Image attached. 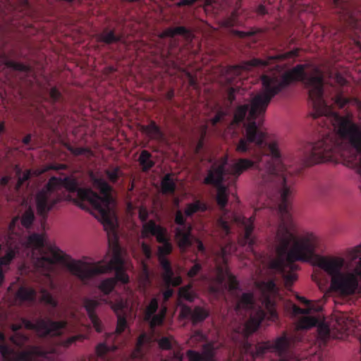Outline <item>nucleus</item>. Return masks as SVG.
<instances>
[{
	"label": "nucleus",
	"mask_w": 361,
	"mask_h": 361,
	"mask_svg": "<svg viewBox=\"0 0 361 361\" xmlns=\"http://www.w3.org/2000/svg\"><path fill=\"white\" fill-rule=\"evenodd\" d=\"M32 140V135L27 134L25 135L23 139V143L25 145H27L30 143V141Z\"/></svg>",
	"instance_id": "nucleus-62"
},
{
	"label": "nucleus",
	"mask_w": 361,
	"mask_h": 361,
	"mask_svg": "<svg viewBox=\"0 0 361 361\" xmlns=\"http://www.w3.org/2000/svg\"><path fill=\"white\" fill-rule=\"evenodd\" d=\"M207 210V205L200 200H197L193 203L188 204L185 209V214L186 216L190 217L196 212L201 211L204 212Z\"/></svg>",
	"instance_id": "nucleus-32"
},
{
	"label": "nucleus",
	"mask_w": 361,
	"mask_h": 361,
	"mask_svg": "<svg viewBox=\"0 0 361 361\" xmlns=\"http://www.w3.org/2000/svg\"><path fill=\"white\" fill-rule=\"evenodd\" d=\"M138 162L144 172L149 171L155 165V162L152 159V154L145 149L141 151L138 158Z\"/></svg>",
	"instance_id": "nucleus-25"
},
{
	"label": "nucleus",
	"mask_w": 361,
	"mask_h": 361,
	"mask_svg": "<svg viewBox=\"0 0 361 361\" xmlns=\"http://www.w3.org/2000/svg\"><path fill=\"white\" fill-rule=\"evenodd\" d=\"M176 343L171 336H165L158 341L159 346L162 350H171L173 344Z\"/></svg>",
	"instance_id": "nucleus-41"
},
{
	"label": "nucleus",
	"mask_w": 361,
	"mask_h": 361,
	"mask_svg": "<svg viewBox=\"0 0 361 361\" xmlns=\"http://www.w3.org/2000/svg\"><path fill=\"white\" fill-rule=\"evenodd\" d=\"M299 51L300 49L296 48L285 53L268 56L266 59L254 58L243 62L241 65L228 66L222 69V75L228 85H235L242 79L243 72L247 71L253 67L264 68L277 63L279 61L295 58L298 56Z\"/></svg>",
	"instance_id": "nucleus-7"
},
{
	"label": "nucleus",
	"mask_w": 361,
	"mask_h": 361,
	"mask_svg": "<svg viewBox=\"0 0 361 361\" xmlns=\"http://www.w3.org/2000/svg\"><path fill=\"white\" fill-rule=\"evenodd\" d=\"M255 286L261 293V300L264 310L259 307L255 312L250 314L243 329L245 336L256 331L263 320L276 322L279 319L276 302L279 289L274 281H257Z\"/></svg>",
	"instance_id": "nucleus-5"
},
{
	"label": "nucleus",
	"mask_w": 361,
	"mask_h": 361,
	"mask_svg": "<svg viewBox=\"0 0 361 361\" xmlns=\"http://www.w3.org/2000/svg\"><path fill=\"white\" fill-rule=\"evenodd\" d=\"M255 305V298L253 293H244L238 298L236 305L235 311L240 312L241 310H252Z\"/></svg>",
	"instance_id": "nucleus-22"
},
{
	"label": "nucleus",
	"mask_w": 361,
	"mask_h": 361,
	"mask_svg": "<svg viewBox=\"0 0 361 361\" xmlns=\"http://www.w3.org/2000/svg\"><path fill=\"white\" fill-rule=\"evenodd\" d=\"M0 353L4 361H37L40 359L50 360L54 356L52 351L36 345H28L27 349L16 350L6 343V338L0 332Z\"/></svg>",
	"instance_id": "nucleus-8"
},
{
	"label": "nucleus",
	"mask_w": 361,
	"mask_h": 361,
	"mask_svg": "<svg viewBox=\"0 0 361 361\" xmlns=\"http://www.w3.org/2000/svg\"><path fill=\"white\" fill-rule=\"evenodd\" d=\"M101 302L109 305L117 315L116 331L108 335L106 338L108 340H111L121 335L128 326L126 316L122 314L126 307V302L121 297H118L114 301L108 298H100L99 300L87 297L83 298L82 305L87 312L91 323L97 332H102L103 330L102 323L96 313V310Z\"/></svg>",
	"instance_id": "nucleus-6"
},
{
	"label": "nucleus",
	"mask_w": 361,
	"mask_h": 361,
	"mask_svg": "<svg viewBox=\"0 0 361 361\" xmlns=\"http://www.w3.org/2000/svg\"><path fill=\"white\" fill-rule=\"evenodd\" d=\"M332 99L334 101V104H336L340 109L343 108L346 104H348L351 101L350 98L344 97L343 93L341 92L336 94Z\"/></svg>",
	"instance_id": "nucleus-43"
},
{
	"label": "nucleus",
	"mask_w": 361,
	"mask_h": 361,
	"mask_svg": "<svg viewBox=\"0 0 361 361\" xmlns=\"http://www.w3.org/2000/svg\"><path fill=\"white\" fill-rule=\"evenodd\" d=\"M267 154H252L250 159L240 158L226 170L227 157L220 164H214L204 179L206 185L216 188V200L221 209L228 203V188L223 184L224 176L231 174L235 180L245 171L255 169V178L263 204L275 211L279 217L276 233L277 257L270 263V267L281 274L286 286H291L297 279L295 262L309 261L314 255L317 238L312 233L298 235L296 226L290 214V195L294 180L292 171L283 163L276 142L268 145Z\"/></svg>",
	"instance_id": "nucleus-1"
},
{
	"label": "nucleus",
	"mask_w": 361,
	"mask_h": 361,
	"mask_svg": "<svg viewBox=\"0 0 361 361\" xmlns=\"http://www.w3.org/2000/svg\"><path fill=\"white\" fill-rule=\"evenodd\" d=\"M166 312V309L164 308L159 314H154L153 316L150 317L149 319H146V320L149 321L150 325L152 327L161 325L165 318Z\"/></svg>",
	"instance_id": "nucleus-37"
},
{
	"label": "nucleus",
	"mask_w": 361,
	"mask_h": 361,
	"mask_svg": "<svg viewBox=\"0 0 361 361\" xmlns=\"http://www.w3.org/2000/svg\"><path fill=\"white\" fill-rule=\"evenodd\" d=\"M91 179L95 188L102 195L100 196L91 188L79 187L78 181L72 176L64 178L51 177L48 183L37 192L35 196L36 207L38 214L45 221L48 213L64 197L65 190L69 192H76L77 197L81 202H87L101 215L105 227H109L116 238L115 226L111 216V204L112 197L111 186L103 178L91 174ZM112 250V257L104 264V260L97 262H87L82 260L73 259L70 255L63 252L59 248H52L53 257L42 258L41 263L51 267L54 262H60L71 274L77 277L82 283L87 284L95 276L115 271L116 283L119 281L128 283L129 277L124 269V262L122 257L121 248L115 239L114 243H109Z\"/></svg>",
	"instance_id": "nucleus-2"
},
{
	"label": "nucleus",
	"mask_w": 361,
	"mask_h": 361,
	"mask_svg": "<svg viewBox=\"0 0 361 361\" xmlns=\"http://www.w3.org/2000/svg\"><path fill=\"white\" fill-rule=\"evenodd\" d=\"M218 276H217V280L220 283H222L225 279V273L224 268L221 267H218Z\"/></svg>",
	"instance_id": "nucleus-52"
},
{
	"label": "nucleus",
	"mask_w": 361,
	"mask_h": 361,
	"mask_svg": "<svg viewBox=\"0 0 361 361\" xmlns=\"http://www.w3.org/2000/svg\"><path fill=\"white\" fill-rule=\"evenodd\" d=\"M319 319L313 316H302L296 323L298 330H307L317 326Z\"/></svg>",
	"instance_id": "nucleus-26"
},
{
	"label": "nucleus",
	"mask_w": 361,
	"mask_h": 361,
	"mask_svg": "<svg viewBox=\"0 0 361 361\" xmlns=\"http://www.w3.org/2000/svg\"><path fill=\"white\" fill-rule=\"evenodd\" d=\"M49 97H50L51 102L54 104H56V103L63 104L65 102L64 98H63L62 94L58 90V88L56 87H53L50 89Z\"/></svg>",
	"instance_id": "nucleus-42"
},
{
	"label": "nucleus",
	"mask_w": 361,
	"mask_h": 361,
	"mask_svg": "<svg viewBox=\"0 0 361 361\" xmlns=\"http://www.w3.org/2000/svg\"><path fill=\"white\" fill-rule=\"evenodd\" d=\"M67 168L66 165L65 164H55L54 166H51V169H54V170H64Z\"/></svg>",
	"instance_id": "nucleus-61"
},
{
	"label": "nucleus",
	"mask_w": 361,
	"mask_h": 361,
	"mask_svg": "<svg viewBox=\"0 0 361 361\" xmlns=\"http://www.w3.org/2000/svg\"><path fill=\"white\" fill-rule=\"evenodd\" d=\"M173 294V290L172 289H171V288L166 289L163 293L164 300L165 301L168 300L170 298L172 297Z\"/></svg>",
	"instance_id": "nucleus-56"
},
{
	"label": "nucleus",
	"mask_w": 361,
	"mask_h": 361,
	"mask_svg": "<svg viewBox=\"0 0 361 361\" xmlns=\"http://www.w3.org/2000/svg\"><path fill=\"white\" fill-rule=\"evenodd\" d=\"M41 294L40 301L54 310L59 306L58 300L53 296V295L44 288H42L39 290Z\"/></svg>",
	"instance_id": "nucleus-28"
},
{
	"label": "nucleus",
	"mask_w": 361,
	"mask_h": 361,
	"mask_svg": "<svg viewBox=\"0 0 361 361\" xmlns=\"http://www.w3.org/2000/svg\"><path fill=\"white\" fill-rule=\"evenodd\" d=\"M181 314L184 317L189 318L195 325L204 321L209 317V312L200 306H195L193 309L184 306L181 310Z\"/></svg>",
	"instance_id": "nucleus-17"
},
{
	"label": "nucleus",
	"mask_w": 361,
	"mask_h": 361,
	"mask_svg": "<svg viewBox=\"0 0 361 361\" xmlns=\"http://www.w3.org/2000/svg\"><path fill=\"white\" fill-rule=\"evenodd\" d=\"M142 130L145 133L151 140L162 141L164 139V133L154 121H151L148 125L142 126Z\"/></svg>",
	"instance_id": "nucleus-23"
},
{
	"label": "nucleus",
	"mask_w": 361,
	"mask_h": 361,
	"mask_svg": "<svg viewBox=\"0 0 361 361\" xmlns=\"http://www.w3.org/2000/svg\"><path fill=\"white\" fill-rule=\"evenodd\" d=\"M6 65L7 67L11 68L15 71H19L25 73H29L30 71V67L29 66L11 60L7 61Z\"/></svg>",
	"instance_id": "nucleus-39"
},
{
	"label": "nucleus",
	"mask_w": 361,
	"mask_h": 361,
	"mask_svg": "<svg viewBox=\"0 0 361 361\" xmlns=\"http://www.w3.org/2000/svg\"><path fill=\"white\" fill-rule=\"evenodd\" d=\"M195 4L194 0H180L178 3H176V6L178 7H182L185 6H192Z\"/></svg>",
	"instance_id": "nucleus-54"
},
{
	"label": "nucleus",
	"mask_w": 361,
	"mask_h": 361,
	"mask_svg": "<svg viewBox=\"0 0 361 361\" xmlns=\"http://www.w3.org/2000/svg\"><path fill=\"white\" fill-rule=\"evenodd\" d=\"M68 150L75 156L85 155L87 157L93 156L92 151L88 147H75L71 145L67 147Z\"/></svg>",
	"instance_id": "nucleus-36"
},
{
	"label": "nucleus",
	"mask_w": 361,
	"mask_h": 361,
	"mask_svg": "<svg viewBox=\"0 0 361 361\" xmlns=\"http://www.w3.org/2000/svg\"><path fill=\"white\" fill-rule=\"evenodd\" d=\"M293 339L288 336L286 332L276 338L274 341L259 343L255 345L253 356L260 357L267 352H274L280 357L285 356L289 351Z\"/></svg>",
	"instance_id": "nucleus-12"
},
{
	"label": "nucleus",
	"mask_w": 361,
	"mask_h": 361,
	"mask_svg": "<svg viewBox=\"0 0 361 361\" xmlns=\"http://www.w3.org/2000/svg\"><path fill=\"white\" fill-rule=\"evenodd\" d=\"M230 248H231V246L230 247ZM230 250L231 249H229V251H228L227 247H221V255L222 257L223 262L225 264L226 263V261H227L226 256L230 252Z\"/></svg>",
	"instance_id": "nucleus-53"
},
{
	"label": "nucleus",
	"mask_w": 361,
	"mask_h": 361,
	"mask_svg": "<svg viewBox=\"0 0 361 361\" xmlns=\"http://www.w3.org/2000/svg\"><path fill=\"white\" fill-rule=\"evenodd\" d=\"M334 4L339 9V13H342L344 20H353V13L349 8L348 3L343 2V0H333Z\"/></svg>",
	"instance_id": "nucleus-31"
},
{
	"label": "nucleus",
	"mask_w": 361,
	"mask_h": 361,
	"mask_svg": "<svg viewBox=\"0 0 361 361\" xmlns=\"http://www.w3.org/2000/svg\"><path fill=\"white\" fill-rule=\"evenodd\" d=\"M84 338L85 336L82 334H78L63 340L61 344L62 346L68 348L71 346L73 343H75L76 341H82Z\"/></svg>",
	"instance_id": "nucleus-45"
},
{
	"label": "nucleus",
	"mask_w": 361,
	"mask_h": 361,
	"mask_svg": "<svg viewBox=\"0 0 361 361\" xmlns=\"http://www.w3.org/2000/svg\"><path fill=\"white\" fill-rule=\"evenodd\" d=\"M352 260H355L361 255V243L350 251ZM358 277L361 278V257L353 269V273L343 274L335 276L331 279V286L333 290L342 295H352L358 287Z\"/></svg>",
	"instance_id": "nucleus-9"
},
{
	"label": "nucleus",
	"mask_w": 361,
	"mask_h": 361,
	"mask_svg": "<svg viewBox=\"0 0 361 361\" xmlns=\"http://www.w3.org/2000/svg\"><path fill=\"white\" fill-rule=\"evenodd\" d=\"M16 173L18 176L17 188H19L25 181H27L30 178V171H26L22 174L21 169L18 166H16Z\"/></svg>",
	"instance_id": "nucleus-44"
},
{
	"label": "nucleus",
	"mask_w": 361,
	"mask_h": 361,
	"mask_svg": "<svg viewBox=\"0 0 361 361\" xmlns=\"http://www.w3.org/2000/svg\"><path fill=\"white\" fill-rule=\"evenodd\" d=\"M148 216H149V214L146 209L141 208L139 210V219H140L141 221H142L144 223L147 222Z\"/></svg>",
	"instance_id": "nucleus-50"
},
{
	"label": "nucleus",
	"mask_w": 361,
	"mask_h": 361,
	"mask_svg": "<svg viewBox=\"0 0 361 361\" xmlns=\"http://www.w3.org/2000/svg\"><path fill=\"white\" fill-rule=\"evenodd\" d=\"M202 265L200 263L196 262L188 271V276L190 278H193L197 275L201 271Z\"/></svg>",
	"instance_id": "nucleus-48"
},
{
	"label": "nucleus",
	"mask_w": 361,
	"mask_h": 361,
	"mask_svg": "<svg viewBox=\"0 0 361 361\" xmlns=\"http://www.w3.org/2000/svg\"><path fill=\"white\" fill-rule=\"evenodd\" d=\"M175 223L178 226L175 229V238L180 249L191 247L194 243L197 244V250L202 253L205 252V247L202 242L194 237L192 234V227L187 223L186 219L180 210H178L175 215Z\"/></svg>",
	"instance_id": "nucleus-11"
},
{
	"label": "nucleus",
	"mask_w": 361,
	"mask_h": 361,
	"mask_svg": "<svg viewBox=\"0 0 361 361\" xmlns=\"http://www.w3.org/2000/svg\"><path fill=\"white\" fill-rule=\"evenodd\" d=\"M13 236L8 235L7 240L8 250L4 256L0 258L1 267L9 265L16 256L19 254L20 247H23L27 250V255H31L36 267L41 269L44 272V274L49 275L53 271L54 265L57 262H54L51 267H49L47 264L41 263L40 260L42 258L53 257L51 249L58 247L54 245L47 246V251L50 254V255H48L44 251L45 238L44 234L32 233L26 240L23 241L18 240V242L15 243L14 245H13ZM59 263L61 264L60 262Z\"/></svg>",
	"instance_id": "nucleus-3"
},
{
	"label": "nucleus",
	"mask_w": 361,
	"mask_h": 361,
	"mask_svg": "<svg viewBox=\"0 0 361 361\" xmlns=\"http://www.w3.org/2000/svg\"><path fill=\"white\" fill-rule=\"evenodd\" d=\"M255 219L254 215L248 218L243 216L235 217V222L243 229V235L239 239V243L243 246L247 245L250 250H252L255 243V239L252 235Z\"/></svg>",
	"instance_id": "nucleus-13"
},
{
	"label": "nucleus",
	"mask_w": 361,
	"mask_h": 361,
	"mask_svg": "<svg viewBox=\"0 0 361 361\" xmlns=\"http://www.w3.org/2000/svg\"><path fill=\"white\" fill-rule=\"evenodd\" d=\"M106 71L108 73H112L116 71V69L114 66H109L106 68Z\"/></svg>",
	"instance_id": "nucleus-64"
},
{
	"label": "nucleus",
	"mask_w": 361,
	"mask_h": 361,
	"mask_svg": "<svg viewBox=\"0 0 361 361\" xmlns=\"http://www.w3.org/2000/svg\"><path fill=\"white\" fill-rule=\"evenodd\" d=\"M158 307V299L157 298H153L146 307L145 319H149L150 317L153 316V314L157 312Z\"/></svg>",
	"instance_id": "nucleus-38"
},
{
	"label": "nucleus",
	"mask_w": 361,
	"mask_h": 361,
	"mask_svg": "<svg viewBox=\"0 0 361 361\" xmlns=\"http://www.w3.org/2000/svg\"><path fill=\"white\" fill-rule=\"evenodd\" d=\"M345 261L341 257H319L317 259V266L324 270L333 279L341 273Z\"/></svg>",
	"instance_id": "nucleus-14"
},
{
	"label": "nucleus",
	"mask_w": 361,
	"mask_h": 361,
	"mask_svg": "<svg viewBox=\"0 0 361 361\" xmlns=\"http://www.w3.org/2000/svg\"><path fill=\"white\" fill-rule=\"evenodd\" d=\"M228 290L233 294H235V293L236 291H238L240 288L239 283L234 276H233L231 274H228Z\"/></svg>",
	"instance_id": "nucleus-46"
},
{
	"label": "nucleus",
	"mask_w": 361,
	"mask_h": 361,
	"mask_svg": "<svg viewBox=\"0 0 361 361\" xmlns=\"http://www.w3.org/2000/svg\"><path fill=\"white\" fill-rule=\"evenodd\" d=\"M104 173L106 176L110 183L115 184L118 182L119 178L122 176L123 173L120 166H111L104 171Z\"/></svg>",
	"instance_id": "nucleus-33"
},
{
	"label": "nucleus",
	"mask_w": 361,
	"mask_h": 361,
	"mask_svg": "<svg viewBox=\"0 0 361 361\" xmlns=\"http://www.w3.org/2000/svg\"><path fill=\"white\" fill-rule=\"evenodd\" d=\"M217 225L220 229L222 230L224 233L227 235L231 232V228L228 221L224 220L222 217L219 218L217 221Z\"/></svg>",
	"instance_id": "nucleus-47"
},
{
	"label": "nucleus",
	"mask_w": 361,
	"mask_h": 361,
	"mask_svg": "<svg viewBox=\"0 0 361 361\" xmlns=\"http://www.w3.org/2000/svg\"><path fill=\"white\" fill-rule=\"evenodd\" d=\"M37 291L32 287L21 286L16 293V300L20 302H34L36 300Z\"/></svg>",
	"instance_id": "nucleus-21"
},
{
	"label": "nucleus",
	"mask_w": 361,
	"mask_h": 361,
	"mask_svg": "<svg viewBox=\"0 0 361 361\" xmlns=\"http://www.w3.org/2000/svg\"><path fill=\"white\" fill-rule=\"evenodd\" d=\"M296 299L299 302L303 303L305 305H311L312 302H314L313 301L309 300L306 299L305 298H304L302 296H300L298 295H296Z\"/></svg>",
	"instance_id": "nucleus-55"
},
{
	"label": "nucleus",
	"mask_w": 361,
	"mask_h": 361,
	"mask_svg": "<svg viewBox=\"0 0 361 361\" xmlns=\"http://www.w3.org/2000/svg\"><path fill=\"white\" fill-rule=\"evenodd\" d=\"M152 336L147 333H142L137 338L135 348L132 353L133 358H142L144 356L142 348L145 344L150 345Z\"/></svg>",
	"instance_id": "nucleus-24"
},
{
	"label": "nucleus",
	"mask_w": 361,
	"mask_h": 361,
	"mask_svg": "<svg viewBox=\"0 0 361 361\" xmlns=\"http://www.w3.org/2000/svg\"><path fill=\"white\" fill-rule=\"evenodd\" d=\"M257 11L260 15H264L265 13H267V9H266L265 6L263 5H259L257 7Z\"/></svg>",
	"instance_id": "nucleus-63"
},
{
	"label": "nucleus",
	"mask_w": 361,
	"mask_h": 361,
	"mask_svg": "<svg viewBox=\"0 0 361 361\" xmlns=\"http://www.w3.org/2000/svg\"><path fill=\"white\" fill-rule=\"evenodd\" d=\"M175 92L173 89H170L166 94L165 97L167 100L171 101L173 98L174 97Z\"/></svg>",
	"instance_id": "nucleus-58"
},
{
	"label": "nucleus",
	"mask_w": 361,
	"mask_h": 361,
	"mask_svg": "<svg viewBox=\"0 0 361 361\" xmlns=\"http://www.w3.org/2000/svg\"><path fill=\"white\" fill-rule=\"evenodd\" d=\"M157 242L161 244L157 247V257L163 271V279L167 286H178L181 283L182 279L180 276H174L171 262L166 257L173 251V245L168 233L164 236H159Z\"/></svg>",
	"instance_id": "nucleus-10"
},
{
	"label": "nucleus",
	"mask_w": 361,
	"mask_h": 361,
	"mask_svg": "<svg viewBox=\"0 0 361 361\" xmlns=\"http://www.w3.org/2000/svg\"><path fill=\"white\" fill-rule=\"evenodd\" d=\"M116 279L114 278H107L101 281L99 285V289L104 295H109L116 286Z\"/></svg>",
	"instance_id": "nucleus-34"
},
{
	"label": "nucleus",
	"mask_w": 361,
	"mask_h": 361,
	"mask_svg": "<svg viewBox=\"0 0 361 361\" xmlns=\"http://www.w3.org/2000/svg\"><path fill=\"white\" fill-rule=\"evenodd\" d=\"M10 180V178L7 176H3L0 180V185L2 186H6Z\"/></svg>",
	"instance_id": "nucleus-60"
},
{
	"label": "nucleus",
	"mask_w": 361,
	"mask_h": 361,
	"mask_svg": "<svg viewBox=\"0 0 361 361\" xmlns=\"http://www.w3.org/2000/svg\"><path fill=\"white\" fill-rule=\"evenodd\" d=\"M161 191L164 194H173L176 189V185L171 174H166L161 182Z\"/></svg>",
	"instance_id": "nucleus-30"
},
{
	"label": "nucleus",
	"mask_w": 361,
	"mask_h": 361,
	"mask_svg": "<svg viewBox=\"0 0 361 361\" xmlns=\"http://www.w3.org/2000/svg\"><path fill=\"white\" fill-rule=\"evenodd\" d=\"M117 346L116 345H109L105 343H101L98 344L96 347V354L97 356V360H90V361H106L105 360V355L109 351H114L117 349Z\"/></svg>",
	"instance_id": "nucleus-29"
},
{
	"label": "nucleus",
	"mask_w": 361,
	"mask_h": 361,
	"mask_svg": "<svg viewBox=\"0 0 361 361\" xmlns=\"http://www.w3.org/2000/svg\"><path fill=\"white\" fill-rule=\"evenodd\" d=\"M236 35L239 37L243 38V37H245L247 36L252 35L253 33L252 32H244V31H237L236 32Z\"/></svg>",
	"instance_id": "nucleus-59"
},
{
	"label": "nucleus",
	"mask_w": 361,
	"mask_h": 361,
	"mask_svg": "<svg viewBox=\"0 0 361 361\" xmlns=\"http://www.w3.org/2000/svg\"><path fill=\"white\" fill-rule=\"evenodd\" d=\"M178 293L180 298L188 302H192L196 297V295L192 290V285H187L181 287Z\"/></svg>",
	"instance_id": "nucleus-35"
},
{
	"label": "nucleus",
	"mask_w": 361,
	"mask_h": 361,
	"mask_svg": "<svg viewBox=\"0 0 361 361\" xmlns=\"http://www.w3.org/2000/svg\"><path fill=\"white\" fill-rule=\"evenodd\" d=\"M206 131H207V126H204L202 138L198 141L197 146H196V152L197 153H198L203 148L204 137L205 136Z\"/></svg>",
	"instance_id": "nucleus-51"
},
{
	"label": "nucleus",
	"mask_w": 361,
	"mask_h": 361,
	"mask_svg": "<svg viewBox=\"0 0 361 361\" xmlns=\"http://www.w3.org/2000/svg\"><path fill=\"white\" fill-rule=\"evenodd\" d=\"M20 220L21 225L24 228H29L32 226L35 220V214L32 209L31 207H29L25 211L20 219L18 216H17L14 217L9 224L8 235L11 236L15 235L17 240H20V235L17 233L15 231L16 227L18 224Z\"/></svg>",
	"instance_id": "nucleus-15"
},
{
	"label": "nucleus",
	"mask_w": 361,
	"mask_h": 361,
	"mask_svg": "<svg viewBox=\"0 0 361 361\" xmlns=\"http://www.w3.org/2000/svg\"><path fill=\"white\" fill-rule=\"evenodd\" d=\"M227 111L220 108L216 111L215 116L211 119V123L213 126H216L218 123H223L227 116Z\"/></svg>",
	"instance_id": "nucleus-40"
},
{
	"label": "nucleus",
	"mask_w": 361,
	"mask_h": 361,
	"mask_svg": "<svg viewBox=\"0 0 361 361\" xmlns=\"http://www.w3.org/2000/svg\"><path fill=\"white\" fill-rule=\"evenodd\" d=\"M306 306V308H300L295 304H291L292 314L293 316H298L300 314L302 316H309V314L312 311L319 312L321 310V307L315 302H312L311 305Z\"/></svg>",
	"instance_id": "nucleus-27"
},
{
	"label": "nucleus",
	"mask_w": 361,
	"mask_h": 361,
	"mask_svg": "<svg viewBox=\"0 0 361 361\" xmlns=\"http://www.w3.org/2000/svg\"><path fill=\"white\" fill-rule=\"evenodd\" d=\"M215 355L216 348L212 343L204 344L201 353L193 350H188L186 352L188 361H216Z\"/></svg>",
	"instance_id": "nucleus-16"
},
{
	"label": "nucleus",
	"mask_w": 361,
	"mask_h": 361,
	"mask_svg": "<svg viewBox=\"0 0 361 361\" xmlns=\"http://www.w3.org/2000/svg\"><path fill=\"white\" fill-rule=\"evenodd\" d=\"M20 322V324L11 325L13 334L10 337L11 343L20 349L23 348L30 342L28 335L19 332L23 326L26 329L35 331L39 337L45 338L62 336L68 326L66 320L54 321L50 318H38L35 322H32L23 317Z\"/></svg>",
	"instance_id": "nucleus-4"
},
{
	"label": "nucleus",
	"mask_w": 361,
	"mask_h": 361,
	"mask_svg": "<svg viewBox=\"0 0 361 361\" xmlns=\"http://www.w3.org/2000/svg\"><path fill=\"white\" fill-rule=\"evenodd\" d=\"M173 358L176 361H183V355L179 351H174Z\"/></svg>",
	"instance_id": "nucleus-57"
},
{
	"label": "nucleus",
	"mask_w": 361,
	"mask_h": 361,
	"mask_svg": "<svg viewBox=\"0 0 361 361\" xmlns=\"http://www.w3.org/2000/svg\"><path fill=\"white\" fill-rule=\"evenodd\" d=\"M97 39L99 42L110 45L122 42L123 35L116 34L114 29L106 27L97 35Z\"/></svg>",
	"instance_id": "nucleus-20"
},
{
	"label": "nucleus",
	"mask_w": 361,
	"mask_h": 361,
	"mask_svg": "<svg viewBox=\"0 0 361 361\" xmlns=\"http://www.w3.org/2000/svg\"><path fill=\"white\" fill-rule=\"evenodd\" d=\"M142 236L144 238H147L150 235L154 236L157 241L159 236H164L167 234V230L164 227L158 225L153 220H149L142 225Z\"/></svg>",
	"instance_id": "nucleus-18"
},
{
	"label": "nucleus",
	"mask_w": 361,
	"mask_h": 361,
	"mask_svg": "<svg viewBox=\"0 0 361 361\" xmlns=\"http://www.w3.org/2000/svg\"><path fill=\"white\" fill-rule=\"evenodd\" d=\"M141 250H142L143 255L147 259H149L152 258V248L149 245H148L146 243H142L141 244Z\"/></svg>",
	"instance_id": "nucleus-49"
},
{
	"label": "nucleus",
	"mask_w": 361,
	"mask_h": 361,
	"mask_svg": "<svg viewBox=\"0 0 361 361\" xmlns=\"http://www.w3.org/2000/svg\"><path fill=\"white\" fill-rule=\"evenodd\" d=\"M176 35L183 36L187 41H191L193 38L191 30L184 26L166 28L159 34V37L161 39H164L166 37L173 38Z\"/></svg>",
	"instance_id": "nucleus-19"
}]
</instances>
